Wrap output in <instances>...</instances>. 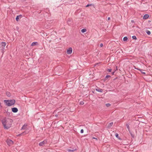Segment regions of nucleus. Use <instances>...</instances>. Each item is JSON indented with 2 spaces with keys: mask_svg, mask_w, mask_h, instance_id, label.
Instances as JSON below:
<instances>
[{
  "mask_svg": "<svg viewBox=\"0 0 152 152\" xmlns=\"http://www.w3.org/2000/svg\"><path fill=\"white\" fill-rule=\"evenodd\" d=\"M12 121V119L6 118H4L1 120L4 128L6 129H7L11 127Z\"/></svg>",
  "mask_w": 152,
  "mask_h": 152,
  "instance_id": "1",
  "label": "nucleus"
},
{
  "mask_svg": "<svg viewBox=\"0 0 152 152\" xmlns=\"http://www.w3.org/2000/svg\"><path fill=\"white\" fill-rule=\"evenodd\" d=\"M4 102L6 105L8 106H11L15 104V100L14 99L4 100Z\"/></svg>",
  "mask_w": 152,
  "mask_h": 152,
  "instance_id": "2",
  "label": "nucleus"
},
{
  "mask_svg": "<svg viewBox=\"0 0 152 152\" xmlns=\"http://www.w3.org/2000/svg\"><path fill=\"white\" fill-rule=\"evenodd\" d=\"M6 45V43L4 42H2L0 44V45L1 46V48H2L1 50L4 51V47Z\"/></svg>",
  "mask_w": 152,
  "mask_h": 152,
  "instance_id": "3",
  "label": "nucleus"
},
{
  "mask_svg": "<svg viewBox=\"0 0 152 152\" xmlns=\"http://www.w3.org/2000/svg\"><path fill=\"white\" fill-rule=\"evenodd\" d=\"M6 142L7 144L9 146H10L13 144V142L10 139H8L6 140Z\"/></svg>",
  "mask_w": 152,
  "mask_h": 152,
  "instance_id": "4",
  "label": "nucleus"
},
{
  "mask_svg": "<svg viewBox=\"0 0 152 152\" xmlns=\"http://www.w3.org/2000/svg\"><path fill=\"white\" fill-rule=\"evenodd\" d=\"M47 143L46 140H44L43 141L40 142L39 143V145L40 146H43L45 145Z\"/></svg>",
  "mask_w": 152,
  "mask_h": 152,
  "instance_id": "5",
  "label": "nucleus"
},
{
  "mask_svg": "<svg viewBox=\"0 0 152 152\" xmlns=\"http://www.w3.org/2000/svg\"><path fill=\"white\" fill-rule=\"evenodd\" d=\"M72 48H69L67 50L66 53L68 54H70L72 52Z\"/></svg>",
  "mask_w": 152,
  "mask_h": 152,
  "instance_id": "6",
  "label": "nucleus"
},
{
  "mask_svg": "<svg viewBox=\"0 0 152 152\" xmlns=\"http://www.w3.org/2000/svg\"><path fill=\"white\" fill-rule=\"evenodd\" d=\"M12 110L13 112L15 113L17 112L18 111V109L16 107H13L12 108Z\"/></svg>",
  "mask_w": 152,
  "mask_h": 152,
  "instance_id": "7",
  "label": "nucleus"
},
{
  "mask_svg": "<svg viewBox=\"0 0 152 152\" xmlns=\"http://www.w3.org/2000/svg\"><path fill=\"white\" fill-rule=\"evenodd\" d=\"M149 17V15L148 14H145L144 15L143 17V19H148Z\"/></svg>",
  "mask_w": 152,
  "mask_h": 152,
  "instance_id": "8",
  "label": "nucleus"
},
{
  "mask_svg": "<svg viewBox=\"0 0 152 152\" xmlns=\"http://www.w3.org/2000/svg\"><path fill=\"white\" fill-rule=\"evenodd\" d=\"M96 90L99 92H102L103 91V90L100 88H98L96 89Z\"/></svg>",
  "mask_w": 152,
  "mask_h": 152,
  "instance_id": "9",
  "label": "nucleus"
},
{
  "mask_svg": "<svg viewBox=\"0 0 152 152\" xmlns=\"http://www.w3.org/2000/svg\"><path fill=\"white\" fill-rule=\"evenodd\" d=\"M72 20L70 19H68L67 21V23L69 25H70L71 24Z\"/></svg>",
  "mask_w": 152,
  "mask_h": 152,
  "instance_id": "10",
  "label": "nucleus"
},
{
  "mask_svg": "<svg viewBox=\"0 0 152 152\" xmlns=\"http://www.w3.org/2000/svg\"><path fill=\"white\" fill-rule=\"evenodd\" d=\"M21 15L17 16L16 18V20L17 21H18L19 20V17H21Z\"/></svg>",
  "mask_w": 152,
  "mask_h": 152,
  "instance_id": "11",
  "label": "nucleus"
},
{
  "mask_svg": "<svg viewBox=\"0 0 152 152\" xmlns=\"http://www.w3.org/2000/svg\"><path fill=\"white\" fill-rule=\"evenodd\" d=\"M26 126H27L26 125V124L24 125L23 126H22V129H26Z\"/></svg>",
  "mask_w": 152,
  "mask_h": 152,
  "instance_id": "12",
  "label": "nucleus"
},
{
  "mask_svg": "<svg viewBox=\"0 0 152 152\" xmlns=\"http://www.w3.org/2000/svg\"><path fill=\"white\" fill-rule=\"evenodd\" d=\"M113 125V122H111V123H110L108 125V126H107L108 127L110 128L111 126H112Z\"/></svg>",
  "mask_w": 152,
  "mask_h": 152,
  "instance_id": "13",
  "label": "nucleus"
},
{
  "mask_svg": "<svg viewBox=\"0 0 152 152\" xmlns=\"http://www.w3.org/2000/svg\"><path fill=\"white\" fill-rule=\"evenodd\" d=\"M87 30L85 28L81 30V31L82 33H84Z\"/></svg>",
  "mask_w": 152,
  "mask_h": 152,
  "instance_id": "14",
  "label": "nucleus"
},
{
  "mask_svg": "<svg viewBox=\"0 0 152 152\" xmlns=\"http://www.w3.org/2000/svg\"><path fill=\"white\" fill-rule=\"evenodd\" d=\"M67 151L69 152H73L74 151V150L68 149Z\"/></svg>",
  "mask_w": 152,
  "mask_h": 152,
  "instance_id": "15",
  "label": "nucleus"
},
{
  "mask_svg": "<svg viewBox=\"0 0 152 152\" xmlns=\"http://www.w3.org/2000/svg\"><path fill=\"white\" fill-rule=\"evenodd\" d=\"M6 94L8 96H10L11 95L10 93L9 92H7Z\"/></svg>",
  "mask_w": 152,
  "mask_h": 152,
  "instance_id": "16",
  "label": "nucleus"
},
{
  "mask_svg": "<svg viewBox=\"0 0 152 152\" xmlns=\"http://www.w3.org/2000/svg\"><path fill=\"white\" fill-rule=\"evenodd\" d=\"M127 39H128V38L126 37H124L123 38V40L124 41H126L127 40Z\"/></svg>",
  "mask_w": 152,
  "mask_h": 152,
  "instance_id": "17",
  "label": "nucleus"
},
{
  "mask_svg": "<svg viewBox=\"0 0 152 152\" xmlns=\"http://www.w3.org/2000/svg\"><path fill=\"white\" fill-rule=\"evenodd\" d=\"M28 131H25L24 132L22 133V134H27L28 133Z\"/></svg>",
  "mask_w": 152,
  "mask_h": 152,
  "instance_id": "18",
  "label": "nucleus"
},
{
  "mask_svg": "<svg viewBox=\"0 0 152 152\" xmlns=\"http://www.w3.org/2000/svg\"><path fill=\"white\" fill-rule=\"evenodd\" d=\"M37 43V42H32L31 44V45L33 46L35 45L36 44V43Z\"/></svg>",
  "mask_w": 152,
  "mask_h": 152,
  "instance_id": "19",
  "label": "nucleus"
},
{
  "mask_svg": "<svg viewBox=\"0 0 152 152\" xmlns=\"http://www.w3.org/2000/svg\"><path fill=\"white\" fill-rule=\"evenodd\" d=\"M126 126L127 128H128V130H129V124H126Z\"/></svg>",
  "mask_w": 152,
  "mask_h": 152,
  "instance_id": "20",
  "label": "nucleus"
},
{
  "mask_svg": "<svg viewBox=\"0 0 152 152\" xmlns=\"http://www.w3.org/2000/svg\"><path fill=\"white\" fill-rule=\"evenodd\" d=\"M146 33L147 34L149 35H150L151 34V33L150 31H146Z\"/></svg>",
  "mask_w": 152,
  "mask_h": 152,
  "instance_id": "21",
  "label": "nucleus"
},
{
  "mask_svg": "<svg viewBox=\"0 0 152 152\" xmlns=\"http://www.w3.org/2000/svg\"><path fill=\"white\" fill-rule=\"evenodd\" d=\"M139 70H140L141 71V72L142 73V74H144V75H145V72H142V71H141V70L140 69H138Z\"/></svg>",
  "mask_w": 152,
  "mask_h": 152,
  "instance_id": "22",
  "label": "nucleus"
},
{
  "mask_svg": "<svg viewBox=\"0 0 152 152\" xmlns=\"http://www.w3.org/2000/svg\"><path fill=\"white\" fill-rule=\"evenodd\" d=\"M115 136L117 138H119L118 134V133L115 134Z\"/></svg>",
  "mask_w": 152,
  "mask_h": 152,
  "instance_id": "23",
  "label": "nucleus"
},
{
  "mask_svg": "<svg viewBox=\"0 0 152 152\" xmlns=\"http://www.w3.org/2000/svg\"><path fill=\"white\" fill-rule=\"evenodd\" d=\"M132 38L134 39H136V37L135 36H133L132 37Z\"/></svg>",
  "mask_w": 152,
  "mask_h": 152,
  "instance_id": "24",
  "label": "nucleus"
},
{
  "mask_svg": "<svg viewBox=\"0 0 152 152\" xmlns=\"http://www.w3.org/2000/svg\"><path fill=\"white\" fill-rule=\"evenodd\" d=\"M80 105H82L83 104H84V102H83V101H81L80 102Z\"/></svg>",
  "mask_w": 152,
  "mask_h": 152,
  "instance_id": "25",
  "label": "nucleus"
},
{
  "mask_svg": "<svg viewBox=\"0 0 152 152\" xmlns=\"http://www.w3.org/2000/svg\"><path fill=\"white\" fill-rule=\"evenodd\" d=\"M106 106L107 107H109L110 106V104H106Z\"/></svg>",
  "mask_w": 152,
  "mask_h": 152,
  "instance_id": "26",
  "label": "nucleus"
},
{
  "mask_svg": "<svg viewBox=\"0 0 152 152\" xmlns=\"http://www.w3.org/2000/svg\"><path fill=\"white\" fill-rule=\"evenodd\" d=\"M107 71L109 72H111L112 71V69H108L107 70Z\"/></svg>",
  "mask_w": 152,
  "mask_h": 152,
  "instance_id": "27",
  "label": "nucleus"
},
{
  "mask_svg": "<svg viewBox=\"0 0 152 152\" xmlns=\"http://www.w3.org/2000/svg\"><path fill=\"white\" fill-rule=\"evenodd\" d=\"M83 132H84V131H83V129H82L81 130V131H80V132L81 133H83Z\"/></svg>",
  "mask_w": 152,
  "mask_h": 152,
  "instance_id": "28",
  "label": "nucleus"
},
{
  "mask_svg": "<svg viewBox=\"0 0 152 152\" xmlns=\"http://www.w3.org/2000/svg\"><path fill=\"white\" fill-rule=\"evenodd\" d=\"M91 5V4H88L87 5H86V7H89V6H90Z\"/></svg>",
  "mask_w": 152,
  "mask_h": 152,
  "instance_id": "29",
  "label": "nucleus"
},
{
  "mask_svg": "<svg viewBox=\"0 0 152 152\" xmlns=\"http://www.w3.org/2000/svg\"><path fill=\"white\" fill-rule=\"evenodd\" d=\"M100 47H102L103 46V44L102 43H101L100 45Z\"/></svg>",
  "mask_w": 152,
  "mask_h": 152,
  "instance_id": "30",
  "label": "nucleus"
},
{
  "mask_svg": "<svg viewBox=\"0 0 152 152\" xmlns=\"http://www.w3.org/2000/svg\"><path fill=\"white\" fill-rule=\"evenodd\" d=\"M110 77V75H107L106 77V78H107L108 77Z\"/></svg>",
  "mask_w": 152,
  "mask_h": 152,
  "instance_id": "31",
  "label": "nucleus"
},
{
  "mask_svg": "<svg viewBox=\"0 0 152 152\" xmlns=\"http://www.w3.org/2000/svg\"><path fill=\"white\" fill-rule=\"evenodd\" d=\"M93 139H96V140H97V138H95V137H93Z\"/></svg>",
  "mask_w": 152,
  "mask_h": 152,
  "instance_id": "32",
  "label": "nucleus"
},
{
  "mask_svg": "<svg viewBox=\"0 0 152 152\" xmlns=\"http://www.w3.org/2000/svg\"><path fill=\"white\" fill-rule=\"evenodd\" d=\"M110 17H108V18L107 20H110Z\"/></svg>",
  "mask_w": 152,
  "mask_h": 152,
  "instance_id": "33",
  "label": "nucleus"
},
{
  "mask_svg": "<svg viewBox=\"0 0 152 152\" xmlns=\"http://www.w3.org/2000/svg\"><path fill=\"white\" fill-rule=\"evenodd\" d=\"M114 72H113L112 73V75H113L114 74Z\"/></svg>",
  "mask_w": 152,
  "mask_h": 152,
  "instance_id": "34",
  "label": "nucleus"
},
{
  "mask_svg": "<svg viewBox=\"0 0 152 152\" xmlns=\"http://www.w3.org/2000/svg\"><path fill=\"white\" fill-rule=\"evenodd\" d=\"M1 107V103L0 102V107Z\"/></svg>",
  "mask_w": 152,
  "mask_h": 152,
  "instance_id": "35",
  "label": "nucleus"
},
{
  "mask_svg": "<svg viewBox=\"0 0 152 152\" xmlns=\"http://www.w3.org/2000/svg\"><path fill=\"white\" fill-rule=\"evenodd\" d=\"M116 69L117 70V67L116 66Z\"/></svg>",
  "mask_w": 152,
  "mask_h": 152,
  "instance_id": "36",
  "label": "nucleus"
},
{
  "mask_svg": "<svg viewBox=\"0 0 152 152\" xmlns=\"http://www.w3.org/2000/svg\"><path fill=\"white\" fill-rule=\"evenodd\" d=\"M56 117H57V115H56Z\"/></svg>",
  "mask_w": 152,
  "mask_h": 152,
  "instance_id": "37",
  "label": "nucleus"
}]
</instances>
